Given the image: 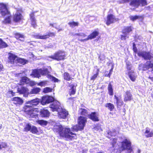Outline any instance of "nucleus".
Wrapping results in <instances>:
<instances>
[{
  "label": "nucleus",
  "instance_id": "1",
  "mask_svg": "<svg viewBox=\"0 0 153 153\" xmlns=\"http://www.w3.org/2000/svg\"><path fill=\"white\" fill-rule=\"evenodd\" d=\"M53 130L54 132H58L60 137H65L70 140L77 138L76 134L71 131L70 128H64L61 125L54 126Z\"/></svg>",
  "mask_w": 153,
  "mask_h": 153
},
{
  "label": "nucleus",
  "instance_id": "2",
  "mask_svg": "<svg viewBox=\"0 0 153 153\" xmlns=\"http://www.w3.org/2000/svg\"><path fill=\"white\" fill-rule=\"evenodd\" d=\"M0 14L2 16L5 17L2 21V23L4 24H11L12 22V15L9 9L7 4L3 2L0 3Z\"/></svg>",
  "mask_w": 153,
  "mask_h": 153
},
{
  "label": "nucleus",
  "instance_id": "3",
  "mask_svg": "<svg viewBox=\"0 0 153 153\" xmlns=\"http://www.w3.org/2000/svg\"><path fill=\"white\" fill-rule=\"evenodd\" d=\"M121 146L119 147L120 153L124 151L127 150L130 153L133 151L131 141L127 139H125L120 142Z\"/></svg>",
  "mask_w": 153,
  "mask_h": 153
},
{
  "label": "nucleus",
  "instance_id": "4",
  "mask_svg": "<svg viewBox=\"0 0 153 153\" xmlns=\"http://www.w3.org/2000/svg\"><path fill=\"white\" fill-rule=\"evenodd\" d=\"M66 55L65 52L61 50H58L48 57L52 59L57 61L63 60L65 59Z\"/></svg>",
  "mask_w": 153,
  "mask_h": 153
},
{
  "label": "nucleus",
  "instance_id": "5",
  "mask_svg": "<svg viewBox=\"0 0 153 153\" xmlns=\"http://www.w3.org/2000/svg\"><path fill=\"white\" fill-rule=\"evenodd\" d=\"M56 36V33L54 32H48L45 34L41 35L39 33L34 35V37L36 39L46 40L50 37H54Z\"/></svg>",
  "mask_w": 153,
  "mask_h": 153
},
{
  "label": "nucleus",
  "instance_id": "6",
  "mask_svg": "<svg viewBox=\"0 0 153 153\" xmlns=\"http://www.w3.org/2000/svg\"><path fill=\"white\" fill-rule=\"evenodd\" d=\"M119 20L118 18H115V16L113 14H108L106 17V19L105 21V24L107 26H109L112 24Z\"/></svg>",
  "mask_w": 153,
  "mask_h": 153
},
{
  "label": "nucleus",
  "instance_id": "7",
  "mask_svg": "<svg viewBox=\"0 0 153 153\" xmlns=\"http://www.w3.org/2000/svg\"><path fill=\"white\" fill-rule=\"evenodd\" d=\"M78 124L80 129H83L87 122V118L83 116H80L78 118Z\"/></svg>",
  "mask_w": 153,
  "mask_h": 153
},
{
  "label": "nucleus",
  "instance_id": "8",
  "mask_svg": "<svg viewBox=\"0 0 153 153\" xmlns=\"http://www.w3.org/2000/svg\"><path fill=\"white\" fill-rule=\"evenodd\" d=\"M53 102L50 105V107L52 111H58L61 109L62 107L60 103L57 101Z\"/></svg>",
  "mask_w": 153,
  "mask_h": 153
},
{
  "label": "nucleus",
  "instance_id": "9",
  "mask_svg": "<svg viewBox=\"0 0 153 153\" xmlns=\"http://www.w3.org/2000/svg\"><path fill=\"white\" fill-rule=\"evenodd\" d=\"M54 100V99L52 97L44 96L42 97L40 102L42 105H45L47 104H49L52 102Z\"/></svg>",
  "mask_w": 153,
  "mask_h": 153
},
{
  "label": "nucleus",
  "instance_id": "10",
  "mask_svg": "<svg viewBox=\"0 0 153 153\" xmlns=\"http://www.w3.org/2000/svg\"><path fill=\"white\" fill-rule=\"evenodd\" d=\"M137 55L139 56L142 57L146 60H150L152 58V56L149 52L144 51L140 52L137 53Z\"/></svg>",
  "mask_w": 153,
  "mask_h": 153
},
{
  "label": "nucleus",
  "instance_id": "11",
  "mask_svg": "<svg viewBox=\"0 0 153 153\" xmlns=\"http://www.w3.org/2000/svg\"><path fill=\"white\" fill-rule=\"evenodd\" d=\"M8 56L7 57V62L8 63L11 64H14L15 63H16V59L18 58L17 55L10 52L8 53Z\"/></svg>",
  "mask_w": 153,
  "mask_h": 153
},
{
  "label": "nucleus",
  "instance_id": "12",
  "mask_svg": "<svg viewBox=\"0 0 153 153\" xmlns=\"http://www.w3.org/2000/svg\"><path fill=\"white\" fill-rule=\"evenodd\" d=\"M68 115V112L65 109L62 108L58 111V116L60 119H65Z\"/></svg>",
  "mask_w": 153,
  "mask_h": 153
},
{
  "label": "nucleus",
  "instance_id": "13",
  "mask_svg": "<svg viewBox=\"0 0 153 153\" xmlns=\"http://www.w3.org/2000/svg\"><path fill=\"white\" fill-rule=\"evenodd\" d=\"M88 118L93 122H98L100 120L98 114L96 112H93L88 115Z\"/></svg>",
  "mask_w": 153,
  "mask_h": 153
},
{
  "label": "nucleus",
  "instance_id": "14",
  "mask_svg": "<svg viewBox=\"0 0 153 153\" xmlns=\"http://www.w3.org/2000/svg\"><path fill=\"white\" fill-rule=\"evenodd\" d=\"M23 19V16L22 13L17 12L13 15V20L15 23L20 22Z\"/></svg>",
  "mask_w": 153,
  "mask_h": 153
},
{
  "label": "nucleus",
  "instance_id": "15",
  "mask_svg": "<svg viewBox=\"0 0 153 153\" xmlns=\"http://www.w3.org/2000/svg\"><path fill=\"white\" fill-rule=\"evenodd\" d=\"M129 4L130 5L136 8H138L139 6L143 7L141 0H131Z\"/></svg>",
  "mask_w": 153,
  "mask_h": 153
},
{
  "label": "nucleus",
  "instance_id": "16",
  "mask_svg": "<svg viewBox=\"0 0 153 153\" xmlns=\"http://www.w3.org/2000/svg\"><path fill=\"white\" fill-rule=\"evenodd\" d=\"M36 12L34 11L31 13L29 14L30 19L31 21V25L32 27L35 28L37 26L36 22V19L35 18L34 13Z\"/></svg>",
  "mask_w": 153,
  "mask_h": 153
},
{
  "label": "nucleus",
  "instance_id": "17",
  "mask_svg": "<svg viewBox=\"0 0 153 153\" xmlns=\"http://www.w3.org/2000/svg\"><path fill=\"white\" fill-rule=\"evenodd\" d=\"M114 99L116 100V103L117 108H120L123 104V102L121 99L120 96L118 97L116 95H114Z\"/></svg>",
  "mask_w": 153,
  "mask_h": 153
},
{
  "label": "nucleus",
  "instance_id": "18",
  "mask_svg": "<svg viewBox=\"0 0 153 153\" xmlns=\"http://www.w3.org/2000/svg\"><path fill=\"white\" fill-rule=\"evenodd\" d=\"M124 101L125 102L130 101L132 99V95L130 91H127L123 95Z\"/></svg>",
  "mask_w": 153,
  "mask_h": 153
},
{
  "label": "nucleus",
  "instance_id": "19",
  "mask_svg": "<svg viewBox=\"0 0 153 153\" xmlns=\"http://www.w3.org/2000/svg\"><path fill=\"white\" fill-rule=\"evenodd\" d=\"M74 75L70 74L67 72H64L63 74L64 79L66 81H70L74 79Z\"/></svg>",
  "mask_w": 153,
  "mask_h": 153
},
{
  "label": "nucleus",
  "instance_id": "20",
  "mask_svg": "<svg viewBox=\"0 0 153 153\" xmlns=\"http://www.w3.org/2000/svg\"><path fill=\"white\" fill-rule=\"evenodd\" d=\"M11 100L16 106L22 105L23 102V100L19 97H15L13 98Z\"/></svg>",
  "mask_w": 153,
  "mask_h": 153
},
{
  "label": "nucleus",
  "instance_id": "21",
  "mask_svg": "<svg viewBox=\"0 0 153 153\" xmlns=\"http://www.w3.org/2000/svg\"><path fill=\"white\" fill-rule=\"evenodd\" d=\"M39 112V111L38 108H33L32 109L31 111L29 114V115L32 118L38 117V113Z\"/></svg>",
  "mask_w": 153,
  "mask_h": 153
},
{
  "label": "nucleus",
  "instance_id": "22",
  "mask_svg": "<svg viewBox=\"0 0 153 153\" xmlns=\"http://www.w3.org/2000/svg\"><path fill=\"white\" fill-rule=\"evenodd\" d=\"M68 87L70 88L68 92V93L70 96L74 95L76 92V86L74 84L71 83H68Z\"/></svg>",
  "mask_w": 153,
  "mask_h": 153
},
{
  "label": "nucleus",
  "instance_id": "23",
  "mask_svg": "<svg viewBox=\"0 0 153 153\" xmlns=\"http://www.w3.org/2000/svg\"><path fill=\"white\" fill-rule=\"evenodd\" d=\"M39 100L38 98H36L26 102V103L30 105L32 107L37 105L39 103Z\"/></svg>",
  "mask_w": 153,
  "mask_h": 153
},
{
  "label": "nucleus",
  "instance_id": "24",
  "mask_svg": "<svg viewBox=\"0 0 153 153\" xmlns=\"http://www.w3.org/2000/svg\"><path fill=\"white\" fill-rule=\"evenodd\" d=\"M33 108L30 105H25L23 108L22 111L28 115Z\"/></svg>",
  "mask_w": 153,
  "mask_h": 153
},
{
  "label": "nucleus",
  "instance_id": "25",
  "mask_svg": "<svg viewBox=\"0 0 153 153\" xmlns=\"http://www.w3.org/2000/svg\"><path fill=\"white\" fill-rule=\"evenodd\" d=\"M14 35L15 37L17 40L22 42H23L24 41L25 36L24 34L19 33H16L14 34Z\"/></svg>",
  "mask_w": 153,
  "mask_h": 153
},
{
  "label": "nucleus",
  "instance_id": "26",
  "mask_svg": "<svg viewBox=\"0 0 153 153\" xmlns=\"http://www.w3.org/2000/svg\"><path fill=\"white\" fill-rule=\"evenodd\" d=\"M99 34V32L98 30H95L93 31L88 35V37L90 40L94 39L98 36Z\"/></svg>",
  "mask_w": 153,
  "mask_h": 153
},
{
  "label": "nucleus",
  "instance_id": "27",
  "mask_svg": "<svg viewBox=\"0 0 153 153\" xmlns=\"http://www.w3.org/2000/svg\"><path fill=\"white\" fill-rule=\"evenodd\" d=\"M133 29V28L132 26L124 27L121 32L122 33H126L128 35L130 32L132 31Z\"/></svg>",
  "mask_w": 153,
  "mask_h": 153
},
{
  "label": "nucleus",
  "instance_id": "28",
  "mask_svg": "<svg viewBox=\"0 0 153 153\" xmlns=\"http://www.w3.org/2000/svg\"><path fill=\"white\" fill-rule=\"evenodd\" d=\"M146 64L143 65V68L146 70H148L150 68H152V71H153V63H152L151 61H147L146 62Z\"/></svg>",
  "mask_w": 153,
  "mask_h": 153
},
{
  "label": "nucleus",
  "instance_id": "29",
  "mask_svg": "<svg viewBox=\"0 0 153 153\" xmlns=\"http://www.w3.org/2000/svg\"><path fill=\"white\" fill-rule=\"evenodd\" d=\"M17 92L20 94H27L28 93L29 90L28 88L24 87H22L20 88H17Z\"/></svg>",
  "mask_w": 153,
  "mask_h": 153
},
{
  "label": "nucleus",
  "instance_id": "30",
  "mask_svg": "<svg viewBox=\"0 0 153 153\" xmlns=\"http://www.w3.org/2000/svg\"><path fill=\"white\" fill-rule=\"evenodd\" d=\"M130 19L132 21H134L137 19H140L141 21H142L144 19L143 15L138 16L135 15L134 16H131L129 17Z\"/></svg>",
  "mask_w": 153,
  "mask_h": 153
},
{
  "label": "nucleus",
  "instance_id": "31",
  "mask_svg": "<svg viewBox=\"0 0 153 153\" xmlns=\"http://www.w3.org/2000/svg\"><path fill=\"white\" fill-rule=\"evenodd\" d=\"M30 75L34 77L39 78L41 76L40 75L39 69L33 70Z\"/></svg>",
  "mask_w": 153,
  "mask_h": 153
},
{
  "label": "nucleus",
  "instance_id": "32",
  "mask_svg": "<svg viewBox=\"0 0 153 153\" xmlns=\"http://www.w3.org/2000/svg\"><path fill=\"white\" fill-rule=\"evenodd\" d=\"M50 113L47 109H43L40 111V114L43 117H48L50 116Z\"/></svg>",
  "mask_w": 153,
  "mask_h": 153
},
{
  "label": "nucleus",
  "instance_id": "33",
  "mask_svg": "<svg viewBox=\"0 0 153 153\" xmlns=\"http://www.w3.org/2000/svg\"><path fill=\"white\" fill-rule=\"evenodd\" d=\"M30 80V79L27 77H22L20 80V85H24L25 84H28L29 83Z\"/></svg>",
  "mask_w": 153,
  "mask_h": 153
},
{
  "label": "nucleus",
  "instance_id": "34",
  "mask_svg": "<svg viewBox=\"0 0 153 153\" xmlns=\"http://www.w3.org/2000/svg\"><path fill=\"white\" fill-rule=\"evenodd\" d=\"M16 63H19L23 65H25L28 62L27 60L18 57L16 59Z\"/></svg>",
  "mask_w": 153,
  "mask_h": 153
},
{
  "label": "nucleus",
  "instance_id": "35",
  "mask_svg": "<svg viewBox=\"0 0 153 153\" xmlns=\"http://www.w3.org/2000/svg\"><path fill=\"white\" fill-rule=\"evenodd\" d=\"M79 114L83 116H88V110L82 108H79Z\"/></svg>",
  "mask_w": 153,
  "mask_h": 153
},
{
  "label": "nucleus",
  "instance_id": "36",
  "mask_svg": "<svg viewBox=\"0 0 153 153\" xmlns=\"http://www.w3.org/2000/svg\"><path fill=\"white\" fill-rule=\"evenodd\" d=\"M144 134H145V137L147 138L151 137L153 136V132L152 131H150L149 129L148 128H146Z\"/></svg>",
  "mask_w": 153,
  "mask_h": 153
},
{
  "label": "nucleus",
  "instance_id": "37",
  "mask_svg": "<svg viewBox=\"0 0 153 153\" xmlns=\"http://www.w3.org/2000/svg\"><path fill=\"white\" fill-rule=\"evenodd\" d=\"M105 106L110 111H113L115 108L114 104L111 103H106L105 105Z\"/></svg>",
  "mask_w": 153,
  "mask_h": 153
},
{
  "label": "nucleus",
  "instance_id": "38",
  "mask_svg": "<svg viewBox=\"0 0 153 153\" xmlns=\"http://www.w3.org/2000/svg\"><path fill=\"white\" fill-rule=\"evenodd\" d=\"M108 93L110 96H112L114 94L113 90L112 88V85L110 83H109L108 87Z\"/></svg>",
  "mask_w": 153,
  "mask_h": 153
},
{
  "label": "nucleus",
  "instance_id": "39",
  "mask_svg": "<svg viewBox=\"0 0 153 153\" xmlns=\"http://www.w3.org/2000/svg\"><path fill=\"white\" fill-rule=\"evenodd\" d=\"M41 91V89L38 87H34L31 89L30 94H38Z\"/></svg>",
  "mask_w": 153,
  "mask_h": 153
},
{
  "label": "nucleus",
  "instance_id": "40",
  "mask_svg": "<svg viewBox=\"0 0 153 153\" xmlns=\"http://www.w3.org/2000/svg\"><path fill=\"white\" fill-rule=\"evenodd\" d=\"M39 71L40 75H41L43 76L45 75L48 74L49 73V71L47 68L44 69H39Z\"/></svg>",
  "mask_w": 153,
  "mask_h": 153
},
{
  "label": "nucleus",
  "instance_id": "41",
  "mask_svg": "<svg viewBox=\"0 0 153 153\" xmlns=\"http://www.w3.org/2000/svg\"><path fill=\"white\" fill-rule=\"evenodd\" d=\"M133 73V71H128V75L130 79L132 81L134 82L135 81L136 77L134 75L131 74V73Z\"/></svg>",
  "mask_w": 153,
  "mask_h": 153
},
{
  "label": "nucleus",
  "instance_id": "42",
  "mask_svg": "<svg viewBox=\"0 0 153 153\" xmlns=\"http://www.w3.org/2000/svg\"><path fill=\"white\" fill-rule=\"evenodd\" d=\"M37 123L42 126H46L48 123L47 121L43 120H39L37 121Z\"/></svg>",
  "mask_w": 153,
  "mask_h": 153
},
{
  "label": "nucleus",
  "instance_id": "43",
  "mask_svg": "<svg viewBox=\"0 0 153 153\" xmlns=\"http://www.w3.org/2000/svg\"><path fill=\"white\" fill-rule=\"evenodd\" d=\"M30 132L33 134H38L39 132L37 128L34 126L31 127Z\"/></svg>",
  "mask_w": 153,
  "mask_h": 153
},
{
  "label": "nucleus",
  "instance_id": "44",
  "mask_svg": "<svg viewBox=\"0 0 153 153\" xmlns=\"http://www.w3.org/2000/svg\"><path fill=\"white\" fill-rule=\"evenodd\" d=\"M68 25L71 27L77 26L79 25V23L78 22L74 21L70 22L68 23Z\"/></svg>",
  "mask_w": 153,
  "mask_h": 153
},
{
  "label": "nucleus",
  "instance_id": "45",
  "mask_svg": "<svg viewBox=\"0 0 153 153\" xmlns=\"http://www.w3.org/2000/svg\"><path fill=\"white\" fill-rule=\"evenodd\" d=\"M8 46L7 44L3 41L2 39H0V48H4Z\"/></svg>",
  "mask_w": 153,
  "mask_h": 153
},
{
  "label": "nucleus",
  "instance_id": "46",
  "mask_svg": "<svg viewBox=\"0 0 153 153\" xmlns=\"http://www.w3.org/2000/svg\"><path fill=\"white\" fill-rule=\"evenodd\" d=\"M99 71L100 69H97L96 73L93 75L91 77L90 80H94L96 79V78L97 77V76L99 75Z\"/></svg>",
  "mask_w": 153,
  "mask_h": 153
},
{
  "label": "nucleus",
  "instance_id": "47",
  "mask_svg": "<svg viewBox=\"0 0 153 153\" xmlns=\"http://www.w3.org/2000/svg\"><path fill=\"white\" fill-rule=\"evenodd\" d=\"M48 78H49L52 81H53L54 82H58L59 81V79L56 78L55 77L51 75L48 74Z\"/></svg>",
  "mask_w": 153,
  "mask_h": 153
},
{
  "label": "nucleus",
  "instance_id": "48",
  "mask_svg": "<svg viewBox=\"0 0 153 153\" xmlns=\"http://www.w3.org/2000/svg\"><path fill=\"white\" fill-rule=\"evenodd\" d=\"M82 130L80 129V127L78 125H74L71 127V130L73 131H77L79 130Z\"/></svg>",
  "mask_w": 153,
  "mask_h": 153
},
{
  "label": "nucleus",
  "instance_id": "49",
  "mask_svg": "<svg viewBox=\"0 0 153 153\" xmlns=\"http://www.w3.org/2000/svg\"><path fill=\"white\" fill-rule=\"evenodd\" d=\"M123 35H120V39L121 40L125 41L127 39L129 38L128 35L126 33H123Z\"/></svg>",
  "mask_w": 153,
  "mask_h": 153
},
{
  "label": "nucleus",
  "instance_id": "50",
  "mask_svg": "<svg viewBox=\"0 0 153 153\" xmlns=\"http://www.w3.org/2000/svg\"><path fill=\"white\" fill-rule=\"evenodd\" d=\"M31 128V126L29 124H28L26 125L25 127L24 128V131L26 132H27L29 131H30Z\"/></svg>",
  "mask_w": 153,
  "mask_h": 153
},
{
  "label": "nucleus",
  "instance_id": "51",
  "mask_svg": "<svg viewBox=\"0 0 153 153\" xmlns=\"http://www.w3.org/2000/svg\"><path fill=\"white\" fill-rule=\"evenodd\" d=\"M52 90V88L47 87L43 89V92L45 93H46L51 92Z\"/></svg>",
  "mask_w": 153,
  "mask_h": 153
},
{
  "label": "nucleus",
  "instance_id": "52",
  "mask_svg": "<svg viewBox=\"0 0 153 153\" xmlns=\"http://www.w3.org/2000/svg\"><path fill=\"white\" fill-rule=\"evenodd\" d=\"M117 138H114L113 139L112 142L111 143V145H112V146L113 148L114 147L115 145H116L117 143Z\"/></svg>",
  "mask_w": 153,
  "mask_h": 153
},
{
  "label": "nucleus",
  "instance_id": "53",
  "mask_svg": "<svg viewBox=\"0 0 153 153\" xmlns=\"http://www.w3.org/2000/svg\"><path fill=\"white\" fill-rule=\"evenodd\" d=\"M113 67L112 66L111 69L109 71V73L108 74H105L104 75L105 76V77H108L109 78H110L112 74V72L113 71Z\"/></svg>",
  "mask_w": 153,
  "mask_h": 153
},
{
  "label": "nucleus",
  "instance_id": "54",
  "mask_svg": "<svg viewBox=\"0 0 153 153\" xmlns=\"http://www.w3.org/2000/svg\"><path fill=\"white\" fill-rule=\"evenodd\" d=\"M133 50L134 52L136 53L137 52V49L136 46V45L134 43H133Z\"/></svg>",
  "mask_w": 153,
  "mask_h": 153
},
{
  "label": "nucleus",
  "instance_id": "55",
  "mask_svg": "<svg viewBox=\"0 0 153 153\" xmlns=\"http://www.w3.org/2000/svg\"><path fill=\"white\" fill-rule=\"evenodd\" d=\"M46 84V81H41L37 83L38 86H40L41 87L44 86Z\"/></svg>",
  "mask_w": 153,
  "mask_h": 153
},
{
  "label": "nucleus",
  "instance_id": "56",
  "mask_svg": "<svg viewBox=\"0 0 153 153\" xmlns=\"http://www.w3.org/2000/svg\"><path fill=\"white\" fill-rule=\"evenodd\" d=\"M126 68L128 71H130L131 70V64H130L127 63L126 64Z\"/></svg>",
  "mask_w": 153,
  "mask_h": 153
},
{
  "label": "nucleus",
  "instance_id": "57",
  "mask_svg": "<svg viewBox=\"0 0 153 153\" xmlns=\"http://www.w3.org/2000/svg\"><path fill=\"white\" fill-rule=\"evenodd\" d=\"M1 145V149L2 148H6L7 147V144L5 143H2Z\"/></svg>",
  "mask_w": 153,
  "mask_h": 153
},
{
  "label": "nucleus",
  "instance_id": "58",
  "mask_svg": "<svg viewBox=\"0 0 153 153\" xmlns=\"http://www.w3.org/2000/svg\"><path fill=\"white\" fill-rule=\"evenodd\" d=\"M143 4V6L148 5V3L147 1V0H141Z\"/></svg>",
  "mask_w": 153,
  "mask_h": 153
},
{
  "label": "nucleus",
  "instance_id": "59",
  "mask_svg": "<svg viewBox=\"0 0 153 153\" xmlns=\"http://www.w3.org/2000/svg\"><path fill=\"white\" fill-rule=\"evenodd\" d=\"M90 40L89 38L88 37V36L86 38V39H80L79 41L82 42H83L85 41H87V40Z\"/></svg>",
  "mask_w": 153,
  "mask_h": 153
},
{
  "label": "nucleus",
  "instance_id": "60",
  "mask_svg": "<svg viewBox=\"0 0 153 153\" xmlns=\"http://www.w3.org/2000/svg\"><path fill=\"white\" fill-rule=\"evenodd\" d=\"M75 35L76 36H83L84 37H85L86 36V35L84 33H82V35H80V34L79 33H76L75 34Z\"/></svg>",
  "mask_w": 153,
  "mask_h": 153
},
{
  "label": "nucleus",
  "instance_id": "61",
  "mask_svg": "<svg viewBox=\"0 0 153 153\" xmlns=\"http://www.w3.org/2000/svg\"><path fill=\"white\" fill-rule=\"evenodd\" d=\"M8 92L11 94L12 96V97L15 95V93L13 92L12 90L9 91Z\"/></svg>",
  "mask_w": 153,
  "mask_h": 153
},
{
  "label": "nucleus",
  "instance_id": "62",
  "mask_svg": "<svg viewBox=\"0 0 153 153\" xmlns=\"http://www.w3.org/2000/svg\"><path fill=\"white\" fill-rule=\"evenodd\" d=\"M4 68V67L2 64H0V71H2L3 69Z\"/></svg>",
  "mask_w": 153,
  "mask_h": 153
},
{
  "label": "nucleus",
  "instance_id": "63",
  "mask_svg": "<svg viewBox=\"0 0 153 153\" xmlns=\"http://www.w3.org/2000/svg\"><path fill=\"white\" fill-rule=\"evenodd\" d=\"M130 0H122L123 3H126L128 2Z\"/></svg>",
  "mask_w": 153,
  "mask_h": 153
},
{
  "label": "nucleus",
  "instance_id": "64",
  "mask_svg": "<svg viewBox=\"0 0 153 153\" xmlns=\"http://www.w3.org/2000/svg\"><path fill=\"white\" fill-rule=\"evenodd\" d=\"M149 78L152 81H153V77H149Z\"/></svg>",
  "mask_w": 153,
  "mask_h": 153
}]
</instances>
